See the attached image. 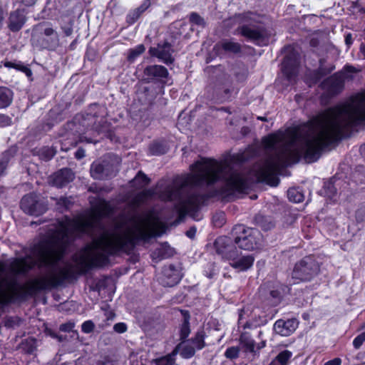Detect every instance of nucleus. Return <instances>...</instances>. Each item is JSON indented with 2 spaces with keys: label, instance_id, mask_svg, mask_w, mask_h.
<instances>
[{
  "label": "nucleus",
  "instance_id": "obj_1",
  "mask_svg": "<svg viewBox=\"0 0 365 365\" xmlns=\"http://www.w3.org/2000/svg\"><path fill=\"white\" fill-rule=\"evenodd\" d=\"M218 180L223 181L222 193L229 196L241 193L248 187L247 179L226 163L213 159H202L191 166V173L176 180L172 184L165 180L158 182L155 192L145 190L138 194L131 202V208L135 209L149 197L158 194L163 200L176 201V208L180 215L191 214L200 206L202 197L185 192L188 185L212 184Z\"/></svg>",
  "mask_w": 365,
  "mask_h": 365
},
{
  "label": "nucleus",
  "instance_id": "obj_2",
  "mask_svg": "<svg viewBox=\"0 0 365 365\" xmlns=\"http://www.w3.org/2000/svg\"><path fill=\"white\" fill-rule=\"evenodd\" d=\"M365 120V91L351 96L295 128V163L300 158L316 161L324 148L346 135L354 125Z\"/></svg>",
  "mask_w": 365,
  "mask_h": 365
},
{
  "label": "nucleus",
  "instance_id": "obj_3",
  "mask_svg": "<svg viewBox=\"0 0 365 365\" xmlns=\"http://www.w3.org/2000/svg\"><path fill=\"white\" fill-rule=\"evenodd\" d=\"M165 229V225L153 211L122 216L112 232L103 231L98 238L75 255V264L80 271L102 266L107 262L108 255L128 252L138 241L160 235Z\"/></svg>",
  "mask_w": 365,
  "mask_h": 365
},
{
  "label": "nucleus",
  "instance_id": "obj_4",
  "mask_svg": "<svg viewBox=\"0 0 365 365\" xmlns=\"http://www.w3.org/2000/svg\"><path fill=\"white\" fill-rule=\"evenodd\" d=\"M110 212V205L99 200L98 205L93 207L88 213L73 220L65 217L61 222L58 221L49 230L47 236L34 246L33 255L35 259L31 257L16 259L10 263L9 269L14 273H23L36 264H54L61 258L67 244L74 235L89 233L100 227L101 219Z\"/></svg>",
  "mask_w": 365,
  "mask_h": 365
},
{
  "label": "nucleus",
  "instance_id": "obj_5",
  "mask_svg": "<svg viewBox=\"0 0 365 365\" xmlns=\"http://www.w3.org/2000/svg\"><path fill=\"white\" fill-rule=\"evenodd\" d=\"M237 232L240 235L235 238V243L242 250L251 251L261 245L262 235L255 229L245 228L242 225L235 227Z\"/></svg>",
  "mask_w": 365,
  "mask_h": 365
},
{
  "label": "nucleus",
  "instance_id": "obj_6",
  "mask_svg": "<svg viewBox=\"0 0 365 365\" xmlns=\"http://www.w3.org/2000/svg\"><path fill=\"white\" fill-rule=\"evenodd\" d=\"M319 267L317 262L311 257H305L294 266L292 273L293 282L298 283L300 281L309 280L319 272Z\"/></svg>",
  "mask_w": 365,
  "mask_h": 365
},
{
  "label": "nucleus",
  "instance_id": "obj_7",
  "mask_svg": "<svg viewBox=\"0 0 365 365\" xmlns=\"http://www.w3.org/2000/svg\"><path fill=\"white\" fill-rule=\"evenodd\" d=\"M225 258L230 262V264L238 272H245L250 269L255 261V257L252 255H244L239 252L237 248L230 249Z\"/></svg>",
  "mask_w": 365,
  "mask_h": 365
},
{
  "label": "nucleus",
  "instance_id": "obj_8",
  "mask_svg": "<svg viewBox=\"0 0 365 365\" xmlns=\"http://www.w3.org/2000/svg\"><path fill=\"white\" fill-rule=\"evenodd\" d=\"M37 196L34 194L25 195L21 202V209L27 214L31 215H40L46 212V206L37 200Z\"/></svg>",
  "mask_w": 365,
  "mask_h": 365
},
{
  "label": "nucleus",
  "instance_id": "obj_9",
  "mask_svg": "<svg viewBox=\"0 0 365 365\" xmlns=\"http://www.w3.org/2000/svg\"><path fill=\"white\" fill-rule=\"evenodd\" d=\"M298 322L294 319H288L287 321L279 319L274 324V331L281 336H289L297 328Z\"/></svg>",
  "mask_w": 365,
  "mask_h": 365
},
{
  "label": "nucleus",
  "instance_id": "obj_10",
  "mask_svg": "<svg viewBox=\"0 0 365 365\" xmlns=\"http://www.w3.org/2000/svg\"><path fill=\"white\" fill-rule=\"evenodd\" d=\"M172 49L169 43H165L163 45H158V47H152L149 53L153 56H156L165 63H172Z\"/></svg>",
  "mask_w": 365,
  "mask_h": 365
},
{
  "label": "nucleus",
  "instance_id": "obj_11",
  "mask_svg": "<svg viewBox=\"0 0 365 365\" xmlns=\"http://www.w3.org/2000/svg\"><path fill=\"white\" fill-rule=\"evenodd\" d=\"M74 178L73 172L68 168L62 169L52 176V184L61 187L72 181Z\"/></svg>",
  "mask_w": 365,
  "mask_h": 365
},
{
  "label": "nucleus",
  "instance_id": "obj_12",
  "mask_svg": "<svg viewBox=\"0 0 365 365\" xmlns=\"http://www.w3.org/2000/svg\"><path fill=\"white\" fill-rule=\"evenodd\" d=\"M144 73L148 79L157 81H161L168 75V70L164 66L160 65L148 66L145 69Z\"/></svg>",
  "mask_w": 365,
  "mask_h": 365
},
{
  "label": "nucleus",
  "instance_id": "obj_13",
  "mask_svg": "<svg viewBox=\"0 0 365 365\" xmlns=\"http://www.w3.org/2000/svg\"><path fill=\"white\" fill-rule=\"evenodd\" d=\"M165 279L163 283L165 286L173 287L177 284L180 280L179 272L174 269L173 266H170L164 270Z\"/></svg>",
  "mask_w": 365,
  "mask_h": 365
},
{
  "label": "nucleus",
  "instance_id": "obj_14",
  "mask_svg": "<svg viewBox=\"0 0 365 365\" xmlns=\"http://www.w3.org/2000/svg\"><path fill=\"white\" fill-rule=\"evenodd\" d=\"M240 33L245 37L250 38L252 41H257L263 37V32L259 29H254L250 26H242L240 29Z\"/></svg>",
  "mask_w": 365,
  "mask_h": 365
},
{
  "label": "nucleus",
  "instance_id": "obj_15",
  "mask_svg": "<svg viewBox=\"0 0 365 365\" xmlns=\"http://www.w3.org/2000/svg\"><path fill=\"white\" fill-rule=\"evenodd\" d=\"M174 349H178V354H180L185 359L191 358L195 354V348L190 341L182 342Z\"/></svg>",
  "mask_w": 365,
  "mask_h": 365
},
{
  "label": "nucleus",
  "instance_id": "obj_16",
  "mask_svg": "<svg viewBox=\"0 0 365 365\" xmlns=\"http://www.w3.org/2000/svg\"><path fill=\"white\" fill-rule=\"evenodd\" d=\"M240 343L245 352H254L255 343L248 333H242L240 337Z\"/></svg>",
  "mask_w": 365,
  "mask_h": 365
},
{
  "label": "nucleus",
  "instance_id": "obj_17",
  "mask_svg": "<svg viewBox=\"0 0 365 365\" xmlns=\"http://www.w3.org/2000/svg\"><path fill=\"white\" fill-rule=\"evenodd\" d=\"M216 48H222L224 51L230 53H237L240 51V45L233 41L223 40L215 46Z\"/></svg>",
  "mask_w": 365,
  "mask_h": 365
},
{
  "label": "nucleus",
  "instance_id": "obj_18",
  "mask_svg": "<svg viewBox=\"0 0 365 365\" xmlns=\"http://www.w3.org/2000/svg\"><path fill=\"white\" fill-rule=\"evenodd\" d=\"M292 356V351L284 350L281 351L269 365H287Z\"/></svg>",
  "mask_w": 365,
  "mask_h": 365
},
{
  "label": "nucleus",
  "instance_id": "obj_19",
  "mask_svg": "<svg viewBox=\"0 0 365 365\" xmlns=\"http://www.w3.org/2000/svg\"><path fill=\"white\" fill-rule=\"evenodd\" d=\"M178 354V349H174L170 354L152 361L156 365H174L175 356Z\"/></svg>",
  "mask_w": 365,
  "mask_h": 365
},
{
  "label": "nucleus",
  "instance_id": "obj_20",
  "mask_svg": "<svg viewBox=\"0 0 365 365\" xmlns=\"http://www.w3.org/2000/svg\"><path fill=\"white\" fill-rule=\"evenodd\" d=\"M11 101L12 92L5 87H0V108L9 106Z\"/></svg>",
  "mask_w": 365,
  "mask_h": 365
},
{
  "label": "nucleus",
  "instance_id": "obj_21",
  "mask_svg": "<svg viewBox=\"0 0 365 365\" xmlns=\"http://www.w3.org/2000/svg\"><path fill=\"white\" fill-rule=\"evenodd\" d=\"M54 279L53 277H42L35 280L34 286L37 289H46L50 286H52L54 284Z\"/></svg>",
  "mask_w": 365,
  "mask_h": 365
},
{
  "label": "nucleus",
  "instance_id": "obj_22",
  "mask_svg": "<svg viewBox=\"0 0 365 365\" xmlns=\"http://www.w3.org/2000/svg\"><path fill=\"white\" fill-rule=\"evenodd\" d=\"M24 24V19L19 18L16 14H12L10 16L9 27L12 31L19 30Z\"/></svg>",
  "mask_w": 365,
  "mask_h": 365
},
{
  "label": "nucleus",
  "instance_id": "obj_23",
  "mask_svg": "<svg viewBox=\"0 0 365 365\" xmlns=\"http://www.w3.org/2000/svg\"><path fill=\"white\" fill-rule=\"evenodd\" d=\"M287 197L291 202L298 203L304 200L302 193L295 188H291L287 191Z\"/></svg>",
  "mask_w": 365,
  "mask_h": 365
},
{
  "label": "nucleus",
  "instance_id": "obj_24",
  "mask_svg": "<svg viewBox=\"0 0 365 365\" xmlns=\"http://www.w3.org/2000/svg\"><path fill=\"white\" fill-rule=\"evenodd\" d=\"M4 66L7 68H13L21 71L26 73L27 75H30L31 73V70L20 62L16 63V62L7 61L4 63Z\"/></svg>",
  "mask_w": 365,
  "mask_h": 365
},
{
  "label": "nucleus",
  "instance_id": "obj_25",
  "mask_svg": "<svg viewBox=\"0 0 365 365\" xmlns=\"http://www.w3.org/2000/svg\"><path fill=\"white\" fill-rule=\"evenodd\" d=\"M145 51V47L143 44L138 45L135 48L130 49L128 54V59L134 61L138 56Z\"/></svg>",
  "mask_w": 365,
  "mask_h": 365
},
{
  "label": "nucleus",
  "instance_id": "obj_26",
  "mask_svg": "<svg viewBox=\"0 0 365 365\" xmlns=\"http://www.w3.org/2000/svg\"><path fill=\"white\" fill-rule=\"evenodd\" d=\"M149 182L148 178L143 173H139L133 180V183L138 185L139 187H143Z\"/></svg>",
  "mask_w": 365,
  "mask_h": 365
},
{
  "label": "nucleus",
  "instance_id": "obj_27",
  "mask_svg": "<svg viewBox=\"0 0 365 365\" xmlns=\"http://www.w3.org/2000/svg\"><path fill=\"white\" fill-rule=\"evenodd\" d=\"M190 342L195 349H202L205 346L204 337L201 333H197L192 341Z\"/></svg>",
  "mask_w": 365,
  "mask_h": 365
},
{
  "label": "nucleus",
  "instance_id": "obj_28",
  "mask_svg": "<svg viewBox=\"0 0 365 365\" xmlns=\"http://www.w3.org/2000/svg\"><path fill=\"white\" fill-rule=\"evenodd\" d=\"M174 253L173 249L168 244L165 243L160 245L159 249V255L162 258L168 257Z\"/></svg>",
  "mask_w": 365,
  "mask_h": 365
},
{
  "label": "nucleus",
  "instance_id": "obj_29",
  "mask_svg": "<svg viewBox=\"0 0 365 365\" xmlns=\"http://www.w3.org/2000/svg\"><path fill=\"white\" fill-rule=\"evenodd\" d=\"M240 348L237 346H231L227 349L225 352L226 358L230 359H235L239 356Z\"/></svg>",
  "mask_w": 365,
  "mask_h": 365
},
{
  "label": "nucleus",
  "instance_id": "obj_30",
  "mask_svg": "<svg viewBox=\"0 0 365 365\" xmlns=\"http://www.w3.org/2000/svg\"><path fill=\"white\" fill-rule=\"evenodd\" d=\"M91 175L95 178H100L102 176L103 167L98 163H93L91 165Z\"/></svg>",
  "mask_w": 365,
  "mask_h": 365
},
{
  "label": "nucleus",
  "instance_id": "obj_31",
  "mask_svg": "<svg viewBox=\"0 0 365 365\" xmlns=\"http://www.w3.org/2000/svg\"><path fill=\"white\" fill-rule=\"evenodd\" d=\"M359 71H360L359 69H358L352 66L347 65L344 68V70H343L344 78V79L351 78L354 76L353 73H358Z\"/></svg>",
  "mask_w": 365,
  "mask_h": 365
},
{
  "label": "nucleus",
  "instance_id": "obj_32",
  "mask_svg": "<svg viewBox=\"0 0 365 365\" xmlns=\"http://www.w3.org/2000/svg\"><path fill=\"white\" fill-rule=\"evenodd\" d=\"M181 337L185 339L186 338L189 334H190V328H189V322H188V318H185V321L181 327Z\"/></svg>",
  "mask_w": 365,
  "mask_h": 365
},
{
  "label": "nucleus",
  "instance_id": "obj_33",
  "mask_svg": "<svg viewBox=\"0 0 365 365\" xmlns=\"http://www.w3.org/2000/svg\"><path fill=\"white\" fill-rule=\"evenodd\" d=\"M364 341H365V331L361 333L354 339L353 345L356 349H359Z\"/></svg>",
  "mask_w": 365,
  "mask_h": 365
},
{
  "label": "nucleus",
  "instance_id": "obj_34",
  "mask_svg": "<svg viewBox=\"0 0 365 365\" xmlns=\"http://www.w3.org/2000/svg\"><path fill=\"white\" fill-rule=\"evenodd\" d=\"M146 6H140L137 9L134 10L129 14V18L132 19L133 21H135L140 16V14L145 10Z\"/></svg>",
  "mask_w": 365,
  "mask_h": 365
},
{
  "label": "nucleus",
  "instance_id": "obj_35",
  "mask_svg": "<svg viewBox=\"0 0 365 365\" xmlns=\"http://www.w3.org/2000/svg\"><path fill=\"white\" fill-rule=\"evenodd\" d=\"M81 328L84 333L88 334L93 331L94 324L91 321H86L82 324Z\"/></svg>",
  "mask_w": 365,
  "mask_h": 365
},
{
  "label": "nucleus",
  "instance_id": "obj_36",
  "mask_svg": "<svg viewBox=\"0 0 365 365\" xmlns=\"http://www.w3.org/2000/svg\"><path fill=\"white\" fill-rule=\"evenodd\" d=\"M190 20L195 24H197V25H204L205 24V22H204V19L200 16L198 14H195V13H192L190 14Z\"/></svg>",
  "mask_w": 365,
  "mask_h": 365
},
{
  "label": "nucleus",
  "instance_id": "obj_37",
  "mask_svg": "<svg viewBox=\"0 0 365 365\" xmlns=\"http://www.w3.org/2000/svg\"><path fill=\"white\" fill-rule=\"evenodd\" d=\"M127 325L123 322H119L113 326V329L118 334H123L127 331Z\"/></svg>",
  "mask_w": 365,
  "mask_h": 365
},
{
  "label": "nucleus",
  "instance_id": "obj_38",
  "mask_svg": "<svg viewBox=\"0 0 365 365\" xmlns=\"http://www.w3.org/2000/svg\"><path fill=\"white\" fill-rule=\"evenodd\" d=\"M43 34L46 36H53V38L55 41L58 40V36H57L56 32L52 28H51V27L46 28L44 29Z\"/></svg>",
  "mask_w": 365,
  "mask_h": 365
},
{
  "label": "nucleus",
  "instance_id": "obj_39",
  "mask_svg": "<svg viewBox=\"0 0 365 365\" xmlns=\"http://www.w3.org/2000/svg\"><path fill=\"white\" fill-rule=\"evenodd\" d=\"M74 327V324L72 322H69L67 324H61L60 327V329L63 331H70Z\"/></svg>",
  "mask_w": 365,
  "mask_h": 365
},
{
  "label": "nucleus",
  "instance_id": "obj_40",
  "mask_svg": "<svg viewBox=\"0 0 365 365\" xmlns=\"http://www.w3.org/2000/svg\"><path fill=\"white\" fill-rule=\"evenodd\" d=\"M341 360L340 358H334L331 360L327 361L324 365H341Z\"/></svg>",
  "mask_w": 365,
  "mask_h": 365
},
{
  "label": "nucleus",
  "instance_id": "obj_41",
  "mask_svg": "<svg viewBox=\"0 0 365 365\" xmlns=\"http://www.w3.org/2000/svg\"><path fill=\"white\" fill-rule=\"evenodd\" d=\"M75 156L78 159H81L85 156V151L83 149H78L76 152Z\"/></svg>",
  "mask_w": 365,
  "mask_h": 365
},
{
  "label": "nucleus",
  "instance_id": "obj_42",
  "mask_svg": "<svg viewBox=\"0 0 365 365\" xmlns=\"http://www.w3.org/2000/svg\"><path fill=\"white\" fill-rule=\"evenodd\" d=\"M195 232H196V230L195 229H190V230H188L187 232H186V235L188 237L190 238H192L195 235Z\"/></svg>",
  "mask_w": 365,
  "mask_h": 365
},
{
  "label": "nucleus",
  "instance_id": "obj_43",
  "mask_svg": "<svg viewBox=\"0 0 365 365\" xmlns=\"http://www.w3.org/2000/svg\"><path fill=\"white\" fill-rule=\"evenodd\" d=\"M6 168V162L0 161V175H1Z\"/></svg>",
  "mask_w": 365,
  "mask_h": 365
},
{
  "label": "nucleus",
  "instance_id": "obj_44",
  "mask_svg": "<svg viewBox=\"0 0 365 365\" xmlns=\"http://www.w3.org/2000/svg\"><path fill=\"white\" fill-rule=\"evenodd\" d=\"M361 51L365 56V44H362L361 46Z\"/></svg>",
  "mask_w": 365,
  "mask_h": 365
},
{
  "label": "nucleus",
  "instance_id": "obj_45",
  "mask_svg": "<svg viewBox=\"0 0 365 365\" xmlns=\"http://www.w3.org/2000/svg\"><path fill=\"white\" fill-rule=\"evenodd\" d=\"M346 43H350V37H349V36H346Z\"/></svg>",
  "mask_w": 365,
  "mask_h": 365
},
{
  "label": "nucleus",
  "instance_id": "obj_46",
  "mask_svg": "<svg viewBox=\"0 0 365 365\" xmlns=\"http://www.w3.org/2000/svg\"><path fill=\"white\" fill-rule=\"evenodd\" d=\"M265 346V342H262V345L258 346V349L264 347Z\"/></svg>",
  "mask_w": 365,
  "mask_h": 365
},
{
  "label": "nucleus",
  "instance_id": "obj_47",
  "mask_svg": "<svg viewBox=\"0 0 365 365\" xmlns=\"http://www.w3.org/2000/svg\"><path fill=\"white\" fill-rule=\"evenodd\" d=\"M215 272H212V273L210 274L209 275H207V277H210V278H211V277H212V276H213V275H215Z\"/></svg>",
  "mask_w": 365,
  "mask_h": 365
},
{
  "label": "nucleus",
  "instance_id": "obj_48",
  "mask_svg": "<svg viewBox=\"0 0 365 365\" xmlns=\"http://www.w3.org/2000/svg\"><path fill=\"white\" fill-rule=\"evenodd\" d=\"M258 118H259V119H260V120H264V118H260V117H259Z\"/></svg>",
  "mask_w": 365,
  "mask_h": 365
},
{
  "label": "nucleus",
  "instance_id": "obj_49",
  "mask_svg": "<svg viewBox=\"0 0 365 365\" xmlns=\"http://www.w3.org/2000/svg\"><path fill=\"white\" fill-rule=\"evenodd\" d=\"M363 149H365V146L363 148Z\"/></svg>",
  "mask_w": 365,
  "mask_h": 365
}]
</instances>
